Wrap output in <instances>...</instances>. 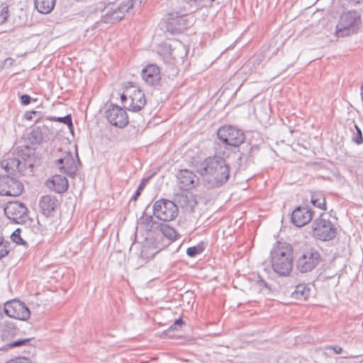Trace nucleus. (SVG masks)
<instances>
[{"label":"nucleus","instance_id":"obj_17","mask_svg":"<svg viewBox=\"0 0 363 363\" xmlns=\"http://www.w3.org/2000/svg\"><path fill=\"white\" fill-rule=\"evenodd\" d=\"M141 76L148 86H156L160 84L161 80L160 69L155 64L145 66L142 70Z\"/></svg>","mask_w":363,"mask_h":363},{"label":"nucleus","instance_id":"obj_38","mask_svg":"<svg viewBox=\"0 0 363 363\" xmlns=\"http://www.w3.org/2000/svg\"><path fill=\"white\" fill-rule=\"evenodd\" d=\"M21 104L23 106L28 105L31 101L33 100L32 98L28 95V94H22L20 96Z\"/></svg>","mask_w":363,"mask_h":363},{"label":"nucleus","instance_id":"obj_50","mask_svg":"<svg viewBox=\"0 0 363 363\" xmlns=\"http://www.w3.org/2000/svg\"><path fill=\"white\" fill-rule=\"evenodd\" d=\"M361 89H362V93H361V95H362V101H363V85L362 86Z\"/></svg>","mask_w":363,"mask_h":363},{"label":"nucleus","instance_id":"obj_10","mask_svg":"<svg viewBox=\"0 0 363 363\" xmlns=\"http://www.w3.org/2000/svg\"><path fill=\"white\" fill-rule=\"evenodd\" d=\"M4 311L9 317L21 320H26L30 316L28 306L16 299L7 301L4 304Z\"/></svg>","mask_w":363,"mask_h":363},{"label":"nucleus","instance_id":"obj_22","mask_svg":"<svg viewBox=\"0 0 363 363\" xmlns=\"http://www.w3.org/2000/svg\"><path fill=\"white\" fill-rule=\"evenodd\" d=\"M128 99L130 101L128 110L133 112L140 111L146 104L145 94L139 89H135L130 94Z\"/></svg>","mask_w":363,"mask_h":363},{"label":"nucleus","instance_id":"obj_31","mask_svg":"<svg viewBox=\"0 0 363 363\" xmlns=\"http://www.w3.org/2000/svg\"><path fill=\"white\" fill-rule=\"evenodd\" d=\"M9 247V242L4 240V238L0 236V259L8 255L10 251Z\"/></svg>","mask_w":363,"mask_h":363},{"label":"nucleus","instance_id":"obj_34","mask_svg":"<svg viewBox=\"0 0 363 363\" xmlns=\"http://www.w3.org/2000/svg\"><path fill=\"white\" fill-rule=\"evenodd\" d=\"M21 230L20 229H16L12 234H11V239L12 240L16 242L18 245H27L26 242L21 238Z\"/></svg>","mask_w":363,"mask_h":363},{"label":"nucleus","instance_id":"obj_29","mask_svg":"<svg viewBox=\"0 0 363 363\" xmlns=\"http://www.w3.org/2000/svg\"><path fill=\"white\" fill-rule=\"evenodd\" d=\"M311 203L320 209H325V198L321 193L313 194L311 198Z\"/></svg>","mask_w":363,"mask_h":363},{"label":"nucleus","instance_id":"obj_28","mask_svg":"<svg viewBox=\"0 0 363 363\" xmlns=\"http://www.w3.org/2000/svg\"><path fill=\"white\" fill-rule=\"evenodd\" d=\"M158 230L164 237L170 240H176L179 236L175 229L165 223H159Z\"/></svg>","mask_w":363,"mask_h":363},{"label":"nucleus","instance_id":"obj_4","mask_svg":"<svg viewBox=\"0 0 363 363\" xmlns=\"http://www.w3.org/2000/svg\"><path fill=\"white\" fill-rule=\"evenodd\" d=\"M313 235L321 241H330L336 237L337 228L325 213H320L313 223Z\"/></svg>","mask_w":363,"mask_h":363},{"label":"nucleus","instance_id":"obj_7","mask_svg":"<svg viewBox=\"0 0 363 363\" xmlns=\"http://www.w3.org/2000/svg\"><path fill=\"white\" fill-rule=\"evenodd\" d=\"M322 262V257L318 250L310 248L303 251L296 260L297 269L301 273L313 270Z\"/></svg>","mask_w":363,"mask_h":363},{"label":"nucleus","instance_id":"obj_12","mask_svg":"<svg viewBox=\"0 0 363 363\" xmlns=\"http://www.w3.org/2000/svg\"><path fill=\"white\" fill-rule=\"evenodd\" d=\"M105 115L108 122L116 127L124 128L128 123L126 111L117 105H111L106 111Z\"/></svg>","mask_w":363,"mask_h":363},{"label":"nucleus","instance_id":"obj_8","mask_svg":"<svg viewBox=\"0 0 363 363\" xmlns=\"http://www.w3.org/2000/svg\"><path fill=\"white\" fill-rule=\"evenodd\" d=\"M218 138L225 145L238 147L245 140L243 132L232 125H223L217 131Z\"/></svg>","mask_w":363,"mask_h":363},{"label":"nucleus","instance_id":"obj_41","mask_svg":"<svg viewBox=\"0 0 363 363\" xmlns=\"http://www.w3.org/2000/svg\"><path fill=\"white\" fill-rule=\"evenodd\" d=\"M258 151H259L258 146L254 145V146L250 147V151H249L248 160H250V162H252L253 155L255 153H257Z\"/></svg>","mask_w":363,"mask_h":363},{"label":"nucleus","instance_id":"obj_21","mask_svg":"<svg viewBox=\"0 0 363 363\" xmlns=\"http://www.w3.org/2000/svg\"><path fill=\"white\" fill-rule=\"evenodd\" d=\"M1 166L10 174H14L17 172L21 174H24L26 172L23 166L21 163L20 159H18L16 156L3 160L1 162Z\"/></svg>","mask_w":363,"mask_h":363},{"label":"nucleus","instance_id":"obj_39","mask_svg":"<svg viewBox=\"0 0 363 363\" xmlns=\"http://www.w3.org/2000/svg\"><path fill=\"white\" fill-rule=\"evenodd\" d=\"M184 324V322L182 320L181 318L176 320L173 325H172L169 330H177L178 328H182V326Z\"/></svg>","mask_w":363,"mask_h":363},{"label":"nucleus","instance_id":"obj_27","mask_svg":"<svg viewBox=\"0 0 363 363\" xmlns=\"http://www.w3.org/2000/svg\"><path fill=\"white\" fill-rule=\"evenodd\" d=\"M140 223L143 225L147 230L154 231L158 228L160 222L154 220L152 216L146 215L143 212V216L140 218Z\"/></svg>","mask_w":363,"mask_h":363},{"label":"nucleus","instance_id":"obj_19","mask_svg":"<svg viewBox=\"0 0 363 363\" xmlns=\"http://www.w3.org/2000/svg\"><path fill=\"white\" fill-rule=\"evenodd\" d=\"M60 201L55 196L45 195L41 197L39 201L40 211L45 216H50L60 206Z\"/></svg>","mask_w":363,"mask_h":363},{"label":"nucleus","instance_id":"obj_1","mask_svg":"<svg viewBox=\"0 0 363 363\" xmlns=\"http://www.w3.org/2000/svg\"><path fill=\"white\" fill-rule=\"evenodd\" d=\"M196 172L203 177H208L216 186L225 184L230 177V167L226 160L218 155L208 157L198 166Z\"/></svg>","mask_w":363,"mask_h":363},{"label":"nucleus","instance_id":"obj_5","mask_svg":"<svg viewBox=\"0 0 363 363\" xmlns=\"http://www.w3.org/2000/svg\"><path fill=\"white\" fill-rule=\"evenodd\" d=\"M359 21H360V16L356 11L342 13L336 26V35L344 38L356 33L358 30Z\"/></svg>","mask_w":363,"mask_h":363},{"label":"nucleus","instance_id":"obj_15","mask_svg":"<svg viewBox=\"0 0 363 363\" xmlns=\"http://www.w3.org/2000/svg\"><path fill=\"white\" fill-rule=\"evenodd\" d=\"M313 217V211L308 206H297L291 213V222L296 227L307 225Z\"/></svg>","mask_w":363,"mask_h":363},{"label":"nucleus","instance_id":"obj_30","mask_svg":"<svg viewBox=\"0 0 363 363\" xmlns=\"http://www.w3.org/2000/svg\"><path fill=\"white\" fill-rule=\"evenodd\" d=\"M52 121H57L67 125L68 128L72 130L73 128V123L71 115H67L64 117H50L48 118Z\"/></svg>","mask_w":363,"mask_h":363},{"label":"nucleus","instance_id":"obj_14","mask_svg":"<svg viewBox=\"0 0 363 363\" xmlns=\"http://www.w3.org/2000/svg\"><path fill=\"white\" fill-rule=\"evenodd\" d=\"M27 211L26 205L20 201L9 202L4 208L7 218L17 223L25 222Z\"/></svg>","mask_w":363,"mask_h":363},{"label":"nucleus","instance_id":"obj_48","mask_svg":"<svg viewBox=\"0 0 363 363\" xmlns=\"http://www.w3.org/2000/svg\"><path fill=\"white\" fill-rule=\"evenodd\" d=\"M141 192H142V191H139V189H138L136 190V191L135 192L134 195L133 196L132 199H133V201H136V200L138 199V197L140 196Z\"/></svg>","mask_w":363,"mask_h":363},{"label":"nucleus","instance_id":"obj_45","mask_svg":"<svg viewBox=\"0 0 363 363\" xmlns=\"http://www.w3.org/2000/svg\"><path fill=\"white\" fill-rule=\"evenodd\" d=\"M7 18H8V15H7V8H6V10H5V9H4L2 10L1 13L0 14L1 23H4L7 20Z\"/></svg>","mask_w":363,"mask_h":363},{"label":"nucleus","instance_id":"obj_6","mask_svg":"<svg viewBox=\"0 0 363 363\" xmlns=\"http://www.w3.org/2000/svg\"><path fill=\"white\" fill-rule=\"evenodd\" d=\"M153 215L160 220L169 222L173 220L179 213L177 206L172 201L160 199L152 206Z\"/></svg>","mask_w":363,"mask_h":363},{"label":"nucleus","instance_id":"obj_35","mask_svg":"<svg viewBox=\"0 0 363 363\" xmlns=\"http://www.w3.org/2000/svg\"><path fill=\"white\" fill-rule=\"evenodd\" d=\"M354 128L356 130V133H354L352 137V141L357 145H361L363 143V136L362 133L360 128L357 125H354Z\"/></svg>","mask_w":363,"mask_h":363},{"label":"nucleus","instance_id":"obj_9","mask_svg":"<svg viewBox=\"0 0 363 363\" xmlns=\"http://www.w3.org/2000/svg\"><path fill=\"white\" fill-rule=\"evenodd\" d=\"M192 24V21L186 15L178 13H169L166 22V30L172 34H179L184 32Z\"/></svg>","mask_w":363,"mask_h":363},{"label":"nucleus","instance_id":"obj_49","mask_svg":"<svg viewBox=\"0 0 363 363\" xmlns=\"http://www.w3.org/2000/svg\"><path fill=\"white\" fill-rule=\"evenodd\" d=\"M121 99L123 102H124L125 101H126L128 99V96H127V94H122L121 96Z\"/></svg>","mask_w":363,"mask_h":363},{"label":"nucleus","instance_id":"obj_11","mask_svg":"<svg viewBox=\"0 0 363 363\" xmlns=\"http://www.w3.org/2000/svg\"><path fill=\"white\" fill-rule=\"evenodd\" d=\"M23 191V184L10 176L0 177V196H18Z\"/></svg>","mask_w":363,"mask_h":363},{"label":"nucleus","instance_id":"obj_24","mask_svg":"<svg viewBox=\"0 0 363 363\" xmlns=\"http://www.w3.org/2000/svg\"><path fill=\"white\" fill-rule=\"evenodd\" d=\"M48 130L45 125L33 128L28 135V140L32 145H40L44 140V134Z\"/></svg>","mask_w":363,"mask_h":363},{"label":"nucleus","instance_id":"obj_40","mask_svg":"<svg viewBox=\"0 0 363 363\" xmlns=\"http://www.w3.org/2000/svg\"><path fill=\"white\" fill-rule=\"evenodd\" d=\"M325 350H333L336 354H341L343 351L342 348L338 345L333 346H326L325 347Z\"/></svg>","mask_w":363,"mask_h":363},{"label":"nucleus","instance_id":"obj_20","mask_svg":"<svg viewBox=\"0 0 363 363\" xmlns=\"http://www.w3.org/2000/svg\"><path fill=\"white\" fill-rule=\"evenodd\" d=\"M45 184L48 189L59 194L65 192L69 186L67 178L59 174H55L48 179Z\"/></svg>","mask_w":363,"mask_h":363},{"label":"nucleus","instance_id":"obj_47","mask_svg":"<svg viewBox=\"0 0 363 363\" xmlns=\"http://www.w3.org/2000/svg\"><path fill=\"white\" fill-rule=\"evenodd\" d=\"M13 62H14L13 59L11 58V57H8V58L5 59L4 65H9V66H12L13 64Z\"/></svg>","mask_w":363,"mask_h":363},{"label":"nucleus","instance_id":"obj_43","mask_svg":"<svg viewBox=\"0 0 363 363\" xmlns=\"http://www.w3.org/2000/svg\"><path fill=\"white\" fill-rule=\"evenodd\" d=\"M150 177L143 178L138 186L139 191H143L147 184L149 182Z\"/></svg>","mask_w":363,"mask_h":363},{"label":"nucleus","instance_id":"obj_13","mask_svg":"<svg viewBox=\"0 0 363 363\" xmlns=\"http://www.w3.org/2000/svg\"><path fill=\"white\" fill-rule=\"evenodd\" d=\"M18 159H20L21 163L26 171L30 169V172H33V168L37 161L35 155V148L30 147L28 145L18 147L13 152Z\"/></svg>","mask_w":363,"mask_h":363},{"label":"nucleus","instance_id":"obj_16","mask_svg":"<svg viewBox=\"0 0 363 363\" xmlns=\"http://www.w3.org/2000/svg\"><path fill=\"white\" fill-rule=\"evenodd\" d=\"M179 188L184 191L193 189L199 182V178L189 169H180L177 174Z\"/></svg>","mask_w":363,"mask_h":363},{"label":"nucleus","instance_id":"obj_46","mask_svg":"<svg viewBox=\"0 0 363 363\" xmlns=\"http://www.w3.org/2000/svg\"><path fill=\"white\" fill-rule=\"evenodd\" d=\"M143 0H128L127 3H125L126 5H130L133 4V8L135 6H140L142 3Z\"/></svg>","mask_w":363,"mask_h":363},{"label":"nucleus","instance_id":"obj_42","mask_svg":"<svg viewBox=\"0 0 363 363\" xmlns=\"http://www.w3.org/2000/svg\"><path fill=\"white\" fill-rule=\"evenodd\" d=\"M263 60V57L262 55H259L257 57H253L251 61L252 63L253 67H256L257 66L259 65Z\"/></svg>","mask_w":363,"mask_h":363},{"label":"nucleus","instance_id":"obj_26","mask_svg":"<svg viewBox=\"0 0 363 363\" xmlns=\"http://www.w3.org/2000/svg\"><path fill=\"white\" fill-rule=\"evenodd\" d=\"M311 290L305 284H300L296 286L291 294V297L298 300H306L310 295Z\"/></svg>","mask_w":363,"mask_h":363},{"label":"nucleus","instance_id":"obj_36","mask_svg":"<svg viewBox=\"0 0 363 363\" xmlns=\"http://www.w3.org/2000/svg\"><path fill=\"white\" fill-rule=\"evenodd\" d=\"M6 363H31L30 359L27 357H18L9 360Z\"/></svg>","mask_w":363,"mask_h":363},{"label":"nucleus","instance_id":"obj_3","mask_svg":"<svg viewBox=\"0 0 363 363\" xmlns=\"http://www.w3.org/2000/svg\"><path fill=\"white\" fill-rule=\"evenodd\" d=\"M19 333L18 328H17L13 323L9 321H5L1 325L0 330L1 340L6 342L0 350H8L13 347H19L26 345L30 339H15Z\"/></svg>","mask_w":363,"mask_h":363},{"label":"nucleus","instance_id":"obj_33","mask_svg":"<svg viewBox=\"0 0 363 363\" xmlns=\"http://www.w3.org/2000/svg\"><path fill=\"white\" fill-rule=\"evenodd\" d=\"M191 5H195L200 7L211 6L216 0H186Z\"/></svg>","mask_w":363,"mask_h":363},{"label":"nucleus","instance_id":"obj_23","mask_svg":"<svg viewBox=\"0 0 363 363\" xmlns=\"http://www.w3.org/2000/svg\"><path fill=\"white\" fill-rule=\"evenodd\" d=\"M132 9L133 4L130 5L122 4L119 6H117L115 9H111V11H108L106 15V20L113 23L115 21H119L123 18L125 13L128 12Z\"/></svg>","mask_w":363,"mask_h":363},{"label":"nucleus","instance_id":"obj_37","mask_svg":"<svg viewBox=\"0 0 363 363\" xmlns=\"http://www.w3.org/2000/svg\"><path fill=\"white\" fill-rule=\"evenodd\" d=\"M257 284L259 286L260 289H270L268 283L262 279L260 276H258V279L256 281Z\"/></svg>","mask_w":363,"mask_h":363},{"label":"nucleus","instance_id":"obj_2","mask_svg":"<svg viewBox=\"0 0 363 363\" xmlns=\"http://www.w3.org/2000/svg\"><path fill=\"white\" fill-rule=\"evenodd\" d=\"M271 263L274 272L287 276L293 268V250L289 244L277 242L271 250Z\"/></svg>","mask_w":363,"mask_h":363},{"label":"nucleus","instance_id":"obj_18","mask_svg":"<svg viewBox=\"0 0 363 363\" xmlns=\"http://www.w3.org/2000/svg\"><path fill=\"white\" fill-rule=\"evenodd\" d=\"M56 165L62 173L70 177L75 175L77 169L73 156L69 152H66L63 157L58 159Z\"/></svg>","mask_w":363,"mask_h":363},{"label":"nucleus","instance_id":"obj_25","mask_svg":"<svg viewBox=\"0 0 363 363\" xmlns=\"http://www.w3.org/2000/svg\"><path fill=\"white\" fill-rule=\"evenodd\" d=\"M56 0H35V7L43 14L50 13L54 9Z\"/></svg>","mask_w":363,"mask_h":363},{"label":"nucleus","instance_id":"obj_32","mask_svg":"<svg viewBox=\"0 0 363 363\" xmlns=\"http://www.w3.org/2000/svg\"><path fill=\"white\" fill-rule=\"evenodd\" d=\"M204 250L203 245H197L188 247L186 250V254L190 257H194L196 255L201 254Z\"/></svg>","mask_w":363,"mask_h":363},{"label":"nucleus","instance_id":"obj_44","mask_svg":"<svg viewBox=\"0 0 363 363\" xmlns=\"http://www.w3.org/2000/svg\"><path fill=\"white\" fill-rule=\"evenodd\" d=\"M38 113H39V112L35 111H26L24 114V118L28 121H31L33 119L32 115H36Z\"/></svg>","mask_w":363,"mask_h":363}]
</instances>
